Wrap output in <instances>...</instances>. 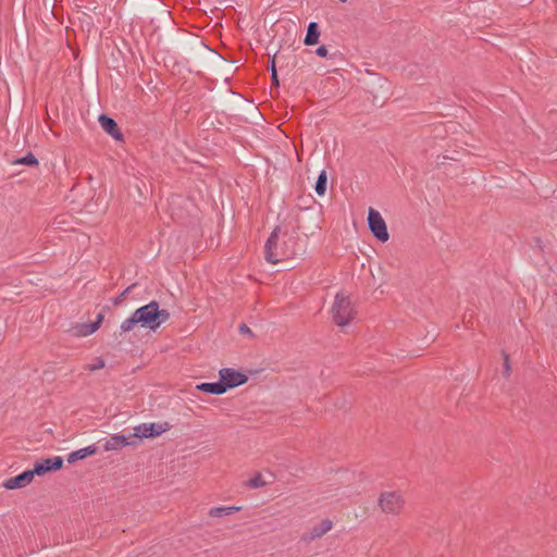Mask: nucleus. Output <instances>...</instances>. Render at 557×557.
<instances>
[{
    "label": "nucleus",
    "mask_w": 557,
    "mask_h": 557,
    "mask_svg": "<svg viewBox=\"0 0 557 557\" xmlns=\"http://www.w3.org/2000/svg\"><path fill=\"white\" fill-rule=\"evenodd\" d=\"M170 319V312L160 309L159 304L154 300L136 309L132 315L121 323V332L127 333L139 325L140 327L156 331Z\"/></svg>",
    "instance_id": "f257e3e1"
},
{
    "label": "nucleus",
    "mask_w": 557,
    "mask_h": 557,
    "mask_svg": "<svg viewBox=\"0 0 557 557\" xmlns=\"http://www.w3.org/2000/svg\"><path fill=\"white\" fill-rule=\"evenodd\" d=\"M334 322L338 326H345L354 320L356 311L350 298L342 293L336 294L332 307Z\"/></svg>",
    "instance_id": "f03ea898"
},
{
    "label": "nucleus",
    "mask_w": 557,
    "mask_h": 557,
    "mask_svg": "<svg viewBox=\"0 0 557 557\" xmlns=\"http://www.w3.org/2000/svg\"><path fill=\"white\" fill-rule=\"evenodd\" d=\"M379 506L385 513L398 515L404 508V497L399 492H383L379 497Z\"/></svg>",
    "instance_id": "7ed1b4c3"
},
{
    "label": "nucleus",
    "mask_w": 557,
    "mask_h": 557,
    "mask_svg": "<svg viewBox=\"0 0 557 557\" xmlns=\"http://www.w3.org/2000/svg\"><path fill=\"white\" fill-rule=\"evenodd\" d=\"M368 225L371 233L377 240L381 243H386L388 240L389 234L386 223L382 214L373 208H370L368 211Z\"/></svg>",
    "instance_id": "20e7f679"
},
{
    "label": "nucleus",
    "mask_w": 557,
    "mask_h": 557,
    "mask_svg": "<svg viewBox=\"0 0 557 557\" xmlns=\"http://www.w3.org/2000/svg\"><path fill=\"white\" fill-rule=\"evenodd\" d=\"M278 234L280 227L276 226L271 233L264 246L265 260L272 264H276L284 256V253L278 250Z\"/></svg>",
    "instance_id": "39448f33"
},
{
    "label": "nucleus",
    "mask_w": 557,
    "mask_h": 557,
    "mask_svg": "<svg viewBox=\"0 0 557 557\" xmlns=\"http://www.w3.org/2000/svg\"><path fill=\"white\" fill-rule=\"evenodd\" d=\"M220 381L225 386V392L230 388L237 387L247 381V376L234 369L224 368L220 372Z\"/></svg>",
    "instance_id": "423d86ee"
},
{
    "label": "nucleus",
    "mask_w": 557,
    "mask_h": 557,
    "mask_svg": "<svg viewBox=\"0 0 557 557\" xmlns=\"http://www.w3.org/2000/svg\"><path fill=\"white\" fill-rule=\"evenodd\" d=\"M168 430L166 425H162L159 423H141L134 426L133 437L136 438H149L159 436Z\"/></svg>",
    "instance_id": "0eeeda50"
},
{
    "label": "nucleus",
    "mask_w": 557,
    "mask_h": 557,
    "mask_svg": "<svg viewBox=\"0 0 557 557\" xmlns=\"http://www.w3.org/2000/svg\"><path fill=\"white\" fill-rule=\"evenodd\" d=\"M63 465V459L60 456L53 458H47L35 463L33 472L37 475H44L45 473L59 470Z\"/></svg>",
    "instance_id": "6e6552de"
},
{
    "label": "nucleus",
    "mask_w": 557,
    "mask_h": 557,
    "mask_svg": "<svg viewBox=\"0 0 557 557\" xmlns=\"http://www.w3.org/2000/svg\"><path fill=\"white\" fill-rule=\"evenodd\" d=\"M34 476L35 473L33 470H27L16 476L5 480L3 486L7 490L21 488L27 486L33 481Z\"/></svg>",
    "instance_id": "1a4fd4ad"
},
{
    "label": "nucleus",
    "mask_w": 557,
    "mask_h": 557,
    "mask_svg": "<svg viewBox=\"0 0 557 557\" xmlns=\"http://www.w3.org/2000/svg\"><path fill=\"white\" fill-rule=\"evenodd\" d=\"M99 123L101 127L115 140H123V134L113 119L102 114L99 116Z\"/></svg>",
    "instance_id": "9d476101"
},
{
    "label": "nucleus",
    "mask_w": 557,
    "mask_h": 557,
    "mask_svg": "<svg viewBox=\"0 0 557 557\" xmlns=\"http://www.w3.org/2000/svg\"><path fill=\"white\" fill-rule=\"evenodd\" d=\"M132 444L133 443L129 441V437L122 434H114L106 441L103 448L106 451L119 450L122 447L129 446Z\"/></svg>",
    "instance_id": "9b49d317"
},
{
    "label": "nucleus",
    "mask_w": 557,
    "mask_h": 557,
    "mask_svg": "<svg viewBox=\"0 0 557 557\" xmlns=\"http://www.w3.org/2000/svg\"><path fill=\"white\" fill-rule=\"evenodd\" d=\"M332 525H333V523L331 520L324 519L320 523L312 527L310 529L309 533L305 536V539L306 540H314V539L321 537L332 529Z\"/></svg>",
    "instance_id": "f8f14e48"
},
{
    "label": "nucleus",
    "mask_w": 557,
    "mask_h": 557,
    "mask_svg": "<svg viewBox=\"0 0 557 557\" xmlns=\"http://www.w3.org/2000/svg\"><path fill=\"white\" fill-rule=\"evenodd\" d=\"M97 451V446L96 445H89L87 447H84V448H81V449H77L75 451H72L69 457H67V461L70 463H73V462H76L78 460H82L88 456H91L94 454H96Z\"/></svg>",
    "instance_id": "ddd939ff"
},
{
    "label": "nucleus",
    "mask_w": 557,
    "mask_h": 557,
    "mask_svg": "<svg viewBox=\"0 0 557 557\" xmlns=\"http://www.w3.org/2000/svg\"><path fill=\"white\" fill-rule=\"evenodd\" d=\"M196 388L198 391L213 394V395H222L225 393V386L222 385L221 381L218 382H211V383H200L196 385Z\"/></svg>",
    "instance_id": "4468645a"
},
{
    "label": "nucleus",
    "mask_w": 557,
    "mask_h": 557,
    "mask_svg": "<svg viewBox=\"0 0 557 557\" xmlns=\"http://www.w3.org/2000/svg\"><path fill=\"white\" fill-rule=\"evenodd\" d=\"M319 38H320V30H319L318 23L310 22L307 27V34L304 39V44L306 46H313V45L318 44Z\"/></svg>",
    "instance_id": "2eb2a0df"
},
{
    "label": "nucleus",
    "mask_w": 557,
    "mask_h": 557,
    "mask_svg": "<svg viewBox=\"0 0 557 557\" xmlns=\"http://www.w3.org/2000/svg\"><path fill=\"white\" fill-rule=\"evenodd\" d=\"M102 320H103V315L101 313H99L97 315V320L96 321H94L91 323L83 324L79 327V334L82 336H88V335L94 334L100 327V324H101Z\"/></svg>",
    "instance_id": "dca6fc26"
},
{
    "label": "nucleus",
    "mask_w": 557,
    "mask_h": 557,
    "mask_svg": "<svg viewBox=\"0 0 557 557\" xmlns=\"http://www.w3.org/2000/svg\"><path fill=\"white\" fill-rule=\"evenodd\" d=\"M326 183H327V174H326V171L323 170L320 174H319V177H318V181L315 183V193L319 195V196H324L325 195V191H326Z\"/></svg>",
    "instance_id": "f3484780"
},
{
    "label": "nucleus",
    "mask_w": 557,
    "mask_h": 557,
    "mask_svg": "<svg viewBox=\"0 0 557 557\" xmlns=\"http://www.w3.org/2000/svg\"><path fill=\"white\" fill-rule=\"evenodd\" d=\"M14 164H24V165L33 166V165L38 164V160L35 158L34 154L28 153L27 156L15 160Z\"/></svg>",
    "instance_id": "a211bd4d"
},
{
    "label": "nucleus",
    "mask_w": 557,
    "mask_h": 557,
    "mask_svg": "<svg viewBox=\"0 0 557 557\" xmlns=\"http://www.w3.org/2000/svg\"><path fill=\"white\" fill-rule=\"evenodd\" d=\"M265 484L262 475L260 473L255 474L251 479L248 481V486L251 488H258Z\"/></svg>",
    "instance_id": "6ab92c4d"
},
{
    "label": "nucleus",
    "mask_w": 557,
    "mask_h": 557,
    "mask_svg": "<svg viewBox=\"0 0 557 557\" xmlns=\"http://www.w3.org/2000/svg\"><path fill=\"white\" fill-rule=\"evenodd\" d=\"M106 363L104 360L101 358H97L92 363L87 366V369L89 371H96L104 368Z\"/></svg>",
    "instance_id": "aec40b11"
},
{
    "label": "nucleus",
    "mask_w": 557,
    "mask_h": 557,
    "mask_svg": "<svg viewBox=\"0 0 557 557\" xmlns=\"http://www.w3.org/2000/svg\"><path fill=\"white\" fill-rule=\"evenodd\" d=\"M209 515L211 517H221L225 515V508L224 507H213L209 510Z\"/></svg>",
    "instance_id": "412c9836"
},
{
    "label": "nucleus",
    "mask_w": 557,
    "mask_h": 557,
    "mask_svg": "<svg viewBox=\"0 0 557 557\" xmlns=\"http://www.w3.org/2000/svg\"><path fill=\"white\" fill-rule=\"evenodd\" d=\"M315 53L317 55H319L320 58H326L329 55V50L325 46H320L317 50H315Z\"/></svg>",
    "instance_id": "4be33fe9"
},
{
    "label": "nucleus",
    "mask_w": 557,
    "mask_h": 557,
    "mask_svg": "<svg viewBox=\"0 0 557 557\" xmlns=\"http://www.w3.org/2000/svg\"><path fill=\"white\" fill-rule=\"evenodd\" d=\"M227 94L232 97L231 102H238L243 100V97L238 94L232 92L231 90H227Z\"/></svg>",
    "instance_id": "5701e85b"
},
{
    "label": "nucleus",
    "mask_w": 557,
    "mask_h": 557,
    "mask_svg": "<svg viewBox=\"0 0 557 557\" xmlns=\"http://www.w3.org/2000/svg\"><path fill=\"white\" fill-rule=\"evenodd\" d=\"M225 508V515H231L239 510V507L231 506V507H224Z\"/></svg>",
    "instance_id": "b1692460"
},
{
    "label": "nucleus",
    "mask_w": 557,
    "mask_h": 557,
    "mask_svg": "<svg viewBox=\"0 0 557 557\" xmlns=\"http://www.w3.org/2000/svg\"><path fill=\"white\" fill-rule=\"evenodd\" d=\"M272 78L277 82V74H276V69H275V62L274 60L272 61Z\"/></svg>",
    "instance_id": "393cba45"
},
{
    "label": "nucleus",
    "mask_w": 557,
    "mask_h": 557,
    "mask_svg": "<svg viewBox=\"0 0 557 557\" xmlns=\"http://www.w3.org/2000/svg\"><path fill=\"white\" fill-rule=\"evenodd\" d=\"M240 332H242V333H249V332H250V330H249V327H248V326H246V325H242V326H240Z\"/></svg>",
    "instance_id": "a878e982"
}]
</instances>
